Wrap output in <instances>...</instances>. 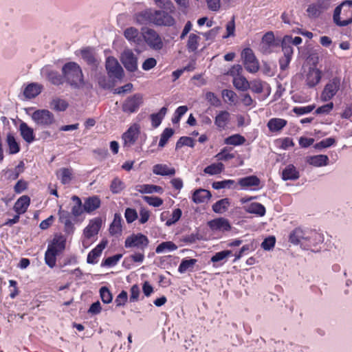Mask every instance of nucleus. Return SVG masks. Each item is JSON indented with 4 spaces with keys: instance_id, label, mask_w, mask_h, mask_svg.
I'll return each mask as SVG.
<instances>
[{
    "instance_id": "46",
    "label": "nucleus",
    "mask_w": 352,
    "mask_h": 352,
    "mask_svg": "<svg viewBox=\"0 0 352 352\" xmlns=\"http://www.w3.org/2000/svg\"><path fill=\"white\" fill-rule=\"evenodd\" d=\"M200 37L195 34H190L187 41V49L190 52H195L199 47Z\"/></svg>"
},
{
    "instance_id": "25",
    "label": "nucleus",
    "mask_w": 352,
    "mask_h": 352,
    "mask_svg": "<svg viewBox=\"0 0 352 352\" xmlns=\"http://www.w3.org/2000/svg\"><path fill=\"white\" fill-rule=\"evenodd\" d=\"M20 135L25 142L28 144L35 141L36 138L32 128L29 126L27 123L22 122L19 125Z\"/></svg>"
},
{
    "instance_id": "17",
    "label": "nucleus",
    "mask_w": 352,
    "mask_h": 352,
    "mask_svg": "<svg viewBox=\"0 0 352 352\" xmlns=\"http://www.w3.org/2000/svg\"><path fill=\"white\" fill-rule=\"evenodd\" d=\"M154 10L146 9L141 12H137L134 15V20L139 25H151L153 24Z\"/></svg>"
},
{
    "instance_id": "11",
    "label": "nucleus",
    "mask_w": 352,
    "mask_h": 352,
    "mask_svg": "<svg viewBox=\"0 0 352 352\" xmlns=\"http://www.w3.org/2000/svg\"><path fill=\"white\" fill-rule=\"evenodd\" d=\"M58 215L59 222L64 226L63 231L67 235H72L75 230V227L72 221H76V218H73L69 212L63 210L61 206L58 210Z\"/></svg>"
},
{
    "instance_id": "49",
    "label": "nucleus",
    "mask_w": 352,
    "mask_h": 352,
    "mask_svg": "<svg viewBox=\"0 0 352 352\" xmlns=\"http://www.w3.org/2000/svg\"><path fill=\"white\" fill-rule=\"evenodd\" d=\"M177 249V246L172 241H164L159 244L156 249L157 254L163 253L166 251H173Z\"/></svg>"
},
{
    "instance_id": "5",
    "label": "nucleus",
    "mask_w": 352,
    "mask_h": 352,
    "mask_svg": "<svg viewBox=\"0 0 352 352\" xmlns=\"http://www.w3.org/2000/svg\"><path fill=\"white\" fill-rule=\"evenodd\" d=\"M140 132V124L134 123L122 135V147L124 150L127 151L136 143Z\"/></svg>"
},
{
    "instance_id": "16",
    "label": "nucleus",
    "mask_w": 352,
    "mask_h": 352,
    "mask_svg": "<svg viewBox=\"0 0 352 352\" xmlns=\"http://www.w3.org/2000/svg\"><path fill=\"white\" fill-rule=\"evenodd\" d=\"M124 36L131 45L137 47L140 46L143 43L142 34H141L139 30L134 27L127 28L124 31Z\"/></svg>"
},
{
    "instance_id": "58",
    "label": "nucleus",
    "mask_w": 352,
    "mask_h": 352,
    "mask_svg": "<svg viewBox=\"0 0 352 352\" xmlns=\"http://www.w3.org/2000/svg\"><path fill=\"white\" fill-rule=\"evenodd\" d=\"M142 198L148 205L153 207H159L163 204V199L158 197L144 196Z\"/></svg>"
},
{
    "instance_id": "37",
    "label": "nucleus",
    "mask_w": 352,
    "mask_h": 352,
    "mask_svg": "<svg viewBox=\"0 0 352 352\" xmlns=\"http://www.w3.org/2000/svg\"><path fill=\"white\" fill-rule=\"evenodd\" d=\"M238 183L242 188H250L258 186L260 184V179L257 176L251 175L241 178Z\"/></svg>"
},
{
    "instance_id": "55",
    "label": "nucleus",
    "mask_w": 352,
    "mask_h": 352,
    "mask_svg": "<svg viewBox=\"0 0 352 352\" xmlns=\"http://www.w3.org/2000/svg\"><path fill=\"white\" fill-rule=\"evenodd\" d=\"M232 254V252L231 250H223L219 252H217L214 255H213L210 259L212 263H217L223 260H226L228 256Z\"/></svg>"
},
{
    "instance_id": "7",
    "label": "nucleus",
    "mask_w": 352,
    "mask_h": 352,
    "mask_svg": "<svg viewBox=\"0 0 352 352\" xmlns=\"http://www.w3.org/2000/svg\"><path fill=\"white\" fill-rule=\"evenodd\" d=\"M241 58L247 71L251 73H256L258 71L259 63L251 48H245L241 52Z\"/></svg>"
},
{
    "instance_id": "33",
    "label": "nucleus",
    "mask_w": 352,
    "mask_h": 352,
    "mask_svg": "<svg viewBox=\"0 0 352 352\" xmlns=\"http://www.w3.org/2000/svg\"><path fill=\"white\" fill-rule=\"evenodd\" d=\"M6 142L8 147V152L10 154H16L20 151L21 147L19 143L16 141L14 135L12 133H8L7 134Z\"/></svg>"
},
{
    "instance_id": "29",
    "label": "nucleus",
    "mask_w": 352,
    "mask_h": 352,
    "mask_svg": "<svg viewBox=\"0 0 352 352\" xmlns=\"http://www.w3.org/2000/svg\"><path fill=\"white\" fill-rule=\"evenodd\" d=\"M41 85L32 82L29 84L23 91V95L26 98L32 99L39 95L42 91Z\"/></svg>"
},
{
    "instance_id": "6",
    "label": "nucleus",
    "mask_w": 352,
    "mask_h": 352,
    "mask_svg": "<svg viewBox=\"0 0 352 352\" xmlns=\"http://www.w3.org/2000/svg\"><path fill=\"white\" fill-rule=\"evenodd\" d=\"M144 41L150 48L154 50H160L164 47V43L160 34L153 29L146 28L142 32Z\"/></svg>"
},
{
    "instance_id": "39",
    "label": "nucleus",
    "mask_w": 352,
    "mask_h": 352,
    "mask_svg": "<svg viewBox=\"0 0 352 352\" xmlns=\"http://www.w3.org/2000/svg\"><path fill=\"white\" fill-rule=\"evenodd\" d=\"M197 262V260L195 258L182 259L178 267V272L181 274H184L188 270L192 271Z\"/></svg>"
},
{
    "instance_id": "61",
    "label": "nucleus",
    "mask_w": 352,
    "mask_h": 352,
    "mask_svg": "<svg viewBox=\"0 0 352 352\" xmlns=\"http://www.w3.org/2000/svg\"><path fill=\"white\" fill-rule=\"evenodd\" d=\"M206 99L212 106L218 107L221 104L220 99L213 92H207L206 94Z\"/></svg>"
},
{
    "instance_id": "62",
    "label": "nucleus",
    "mask_w": 352,
    "mask_h": 352,
    "mask_svg": "<svg viewBox=\"0 0 352 352\" xmlns=\"http://www.w3.org/2000/svg\"><path fill=\"white\" fill-rule=\"evenodd\" d=\"M182 214V210L180 208H176L173 211L171 217L168 219L166 222V225L170 226L179 220Z\"/></svg>"
},
{
    "instance_id": "3",
    "label": "nucleus",
    "mask_w": 352,
    "mask_h": 352,
    "mask_svg": "<svg viewBox=\"0 0 352 352\" xmlns=\"http://www.w3.org/2000/svg\"><path fill=\"white\" fill-rule=\"evenodd\" d=\"M334 23L344 27L352 23V1H345L337 6L333 12Z\"/></svg>"
},
{
    "instance_id": "43",
    "label": "nucleus",
    "mask_w": 352,
    "mask_h": 352,
    "mask_svg": "<svg viewBox=\"0 0 352 352\" xmlns=\"http://www.w3.org/2000/svg\"><path fill=\"white\" fill-rule=\"evenodd\" d=\"M245 138L240 134H234L224 140V143L227 145L239 146L245 142Z\"/></svg>"
},
{
    "instance_id": "4",
    "label": "nucleus",
    "mask_w": 352,
    "mask_h": 352,
    "mask_svg": "<svg viewBox=\"0 0 352 352\" xmlns=\"http://www.w3.org/2000/svg\"><path fill=\"white\" fill-rule=\"evenodd\" d=\"M31 118L38 127L43 129L50 128L56 122L53 113L45 109L34 111Z\"/></svg>"
},
{
    "instance_id": "21",
    "label": "nucleus",
    "mask_w": 352,
    "mask_h": 352,
    "mask_svg": "<svg viewBox=\"0 0 352 352\" xmlns=\"http://www.w3.org/2000/svg\"><path fill=\"white\" fill-rule=\"evenodd\" d=\"M66 236L62 234H56L51 242L47 246L48 248H52L58 254L61 253L66 246Z\"/></svg>"
},
{
    "instance_id": "59",
    "label": "nucleus",
    "mask_w": 352,
    "mask_h": 352,
    "mask_svg": "<svg viewBox=\"0 0 352 352\" xmlns=\"http://www.w3.org/2000/svg\"><path fill=\"white\" fill-rule=\"evenodd\" d=\"M315 108V104H311L305 107H295L292 111L296 115L301 116L311 112Z\"/></svg>"
},
{
    "instance_id": "52",
    "label": "nucleus",
    "mask_w": 352,
    "mask_h": 352,
    "mask_svg": "<svg viewBox=\"0 0 352 352\" xmlns=\"http://www.w3.org/2000/svg\"><path fill=\"white\" fill-rule=\"evenodd\" d=\"M195 145L194 139L190 137L182 136L177 142L175 149L177 150L184 146H187L193 148Z\"/></svg>"
},
{
    "instance_id": "48",
    "label": "nucleus",
    "mask_w": 352,
    "mask_h": 352,
    "mask_svg": "<svg viewBox=\"0 0 352 352\" xmlns=\"http://www.w3.org/2000/svg\"><path fill=\"white\" fill-rule=\"evenodd\" d=\"M125 188L124 183L118 177H115L111 182L109 188L113 194L120 193Z\"/></svg>"
},
{
    "instance_id": "42",
    "label": "nucleus",
    "mask_w": 352,
    "mask_h": 352,
    "mask_svg": "<svg viewBox=\"0 0 352 352\" xmlns=\"http://www.w3.org/2000/svg\"><path fill=\"white\" fill-rule=\"evenodd\" d=\"M230 206V201L228 198L219 200L212 205V210L216 213L222 214L225 212Z\"/></svg>"
},
{
    "instance_id": "31",
    "label": "nucleus",
    "mask_w": 352,
    "mask_h": 352,
    "mask_svg": "<svg viewBox=\"0 0 352 352\" xmlns=\"http://www.w3.org/2000/svg\"><path fill=\"white\" fill-rule=\"evenodd\" d=\"M107 245V240H102L98 245H96L91 252H89V263H96L98 261V258L102 254L103 250Z\"/></svg>"
},
{
    "instance_id": "27",
    "label": "nucleus",
    "mask_w": 352,
    "mask_h": 352,
    "mask_svg": "<svg viewBox=\"0 0 352 352\" xmlns=\"http://www.w3.org/2000/svg\"><path fill=\"white\" fill-rule=\"evenodd\" d=\"M30 204V199L27 195H23L17 199L14 206V211L20 214H24Z\"/></svg>"
},
{
    "instance_id": "56",
    "label": "nucleus",
    "mask_w": 352,
    "mask_h": 352,
    "mask_svg": "<svg viewBox=\"0 0 352 352\" xmlns=\"http://www.w3.org/2000/svg\"><path fill=\"white\" fill-rule=\"evenodd\" d=\"M100 296L104 303L108 304L112 301L113 296L108 287L103 286L100 289Z\"/></svg>"
},
{
    "instance_id": "18",
    "label": "nucleus",
    "mask_w": 352,
    "mask_h": 352,
    "mask_svg": "<svg viewBox=\"0 0 352 352\" xmlns=\"http://www.w3.org/2000/svg\"><path fill=\"white\" fill-rule=\"evenodd\" d=\"M322 73L317 68H309L305 76V84L309 88H313L320 81Z\"/></svg>"
},
{
    "instance_id": "44",
    "label": "nucleus",
    "mask_w": 352,
    "mask_h": 352,
    "mask_svg": "<svg viewBox=\"0 0 352 352\" xmlns=\"http://www.w3.org/2000/svg\"><path fill=\"white\" fill-rule=\"evenodd\" d=\"M59 254L52 248L47 249L45 253V263L51 268L54 267L56 265V256Z\"/></svg>"
},
{
    "instance_id": "35",
    "label": "nucleus",
    "mask_w": 352,
    "mask_h": 352,
    "mask_svg": "<svg viewBox=\"0 0 352 352\" xmlns=\"http://www.w3.org/2000/svg\"><path fill=\"white\" fill-rule=\"evenodd\" d=\"M122 219L121 215L119 213H116L109 229L111 235L113 236L120 234L122 233Z\"/></svg>"
},
{
    "instance_id": "53",
    "label": "nucleus",
    "mask_w": 352,
    "mask_h": 352,
    "mask_svg": "<svg viewBox=\"0 0 352 352\" xmlns=\"http://www.w3.org/2000/svg\"><path fill=\"white\" fill-rule=\"evenodd\" d=\"M122 257V254H115L112 256L107 257L105 259H103L101 263L102 267H113L117 265L118 261Z\"/></svg>"
},
{
    "instance_id": "24",
    "label": "nucleus",
    "mask_w": 352,
    "mask_h": 352,
    "mask_svg": "<svg viewBox=\"0 0 352 352\" xmlns=\"http://www.w3.org/2000/svg\"><path fill=\"white\" fill-rule=\"evenodd\" d=\"M230 120V114L224 110L219 111L214 118V124L219 131L225 130Z\"/></svg>"
},
{
    "instance_id": "60",
    "label": "nucleus",
    "mask_w": 352,
    "mask_h": 352,
    "mask_svg": "<svg viewBox=\"0 0 352 352\" xmlns=\"http://www.w3.org/2000/svg\"><path fill=\"white\" fill-rule=\"evenodd\" d=\"M234 184V181L232 179H227L212 183V186L214 189L219 190L226 188H230Z\"/></svg>"
},
{
    "instance_id": "2",
    "label": "nucleus",
    "mask_w": 352,
    "mask_h": 352,
    "mask_svg": "<svg viewBox=\"0 0 352 352\" xmlns=\"http://www.w3.org/2000/svg\"><path fill=\"white\" fill-rule=\"evenodd\" d=\"M64 80L74 88H80L85 84L80 66L74 62L65 63L62 67Z\"/></svg>"
},
{
    "instance_id": "13",
    "label": "nucleus",
    "mask_w": 352,
    "mask_h": 352,
    "mask_svg": "<svg viewBox=\"0 0 352 352\" xmlns=\"http://www.w3.org/2000/svg\"><path fill=\"white\" fill-rule=\"evenodd\" d=\"M241 70H242L241 66L236 65L232 67V69L230 70V74L232 76H234L235 73H237V75L234 76L232 81L235 88L241 91H246L250 87V82L244 76L239 74Z\"/></svg>"
},
{
    "instance_id": "8",
    "label": "nucleus",
    "mask_w": 352,
    "mask_h": 352,
    "mask_svg": "<svg viewBox=\"0 0 352 352\" xmlns=\"http://www.w3.org/2000/svg\"><path fill=\"white\" fill-rule=\"evenodd\" d=\"M278 46L279 41L275 39L273 32L270 31L263 36L259 45V50L263 54H270Z\"/></svg>"
},
{
    "instance_id": "64",
    "label": "nucleus",
    "mask_w": 352,
    "mask_h": 352,
    "mask_svg": "<svg viewBox=\"0 0 352 352\" xmlns=\"http://www.w3.org/2000/svg\"><path fill=\"white\" fill-rule=\"evenodd\" d=\"M124 217L126 222L131 223L138 218V213L135 209L127 208L124 212Z\"/></svg>"
},
{
    "instance_id": "41",
    "label": "nucleus",
    "mask_w": 352,
    "mask_h": 352,
    "mask_svg": "<svg viewBox=\"0 0 352 352\" xmlns=\"http://www.w3.org/2000/svg\"><path fill=\"white\" fill-rule=\"evenodd\" d=\"M246 211L251 214H256L260 217H263L265 214V206L258 202H254L248 205L246 208Z\"/></svg>"
},
{
    "instance_id": "10",
    "label": "nucleus",
    "mask_w": 352,
    "mask_h": 352,
    "mask_svg": "<svg viewBox=\"0 0 352 352\" xmlns=\"http://www.w3.org/2000/svg\"><path fill=\"white\" fill-rule=\"evenodd\" d=\"M174 12L166 10H154L153 25L170 27L175 25V20L172 16Z\"/></svg>"
},
{
    "instance_id": "45",
    "label": "nucleus",
    "mask_w": 352,
    "mask_h": 352,
    "mask_svg": "<svg viewBox=\"0 0 352 352\" xmlns=\"http://www.w3.org/2000/svg\"><path fill=\"white\" fill-rule=\"evenodd\" d=\"M223 169H224L223 164L221 162H218V163L212 164L206 166L204 168V172L206 174H208L210 175H214L220 174L223 171Z\"/></svg>"
},
{
    "instance_id": "63",
    "label": "nucleus",
    "mask_w": 352,
    "mask_h": 352,
    "mask_svg": "<svg viewBox=\"0 0 352 352\" xmlns=\"http://www.w3.org/2000/svg\"><path fill=\"white\" fill-rule=\"evenodd\" d=\"M252 91L256 94H261L263 91V82L260 80H254L250 82V87Z\"/></svg>"
},
{
    "instance_id": "12",
    "label": "nucleus",
    "mask_w": 352,
    "mask_h": 352,
    "mask_svg": "<svg viewBox=\"0 0 352 352\" xmlns=\"http://www.w3.org/2000/svg\"><path fill=\"white\" fill-rule=\"evenodd\" d=\"M105 67L110 78L119 80L123 78L124 70L116 58L109 56L106 60Z\"/></svg>"
},
{
    "instance_id": "34",
    "label": "nucleus",
    "mask_w": 352,
    "mask_h": 352,
    "mask_svg": "<svg viewBox=\"0 0 352 352\" xmlns=\"http://www.w3.org/2000/svg\"><path fill=\"white\" fill-rule=\"evenodd\" d=\"M324 9V8L323 7V1H318L316 3H311L309 5L306 12L309 18L316 19L320 15Z\"/></svg>"
},
{
    "instance_id": "54",
    "label": "nucleus",
    "mask_w": 352,
    "mask_h": 352,
    "mask_svg": "<svg viewBox=\"0 0 352 352\" xmlns=\"http://www.w3.org/2000/svg\"><path fill=\"white\" fill-rule=\"evenodd\" d=\"M155 4L161 10H166L169 12H175V6L170 0H154Z\"/></svg>"
},
{
    "instance_id": "47",
    "label": "nucleus",
    "mask_w": 352,
    "mask_h": 352,
    "mask_svg": "<svg viewBox=\"0 0 352 352\" xmlns=\"http://www.w3.org/2000/svg\"><path fill=\"white\" fill-rule=\"evenodd\" d=\"M102 223V221L100 217H96L89 221V238L98 233L101 228Z\"/></svg>"
},
{
    "instance_id": "15",
    "label": "nucleus",
    "mask_w": 352,
    "mask_h": 352,
    "mask_svg": "<svg viewBox=\"0 0 352 352\" xmlns=\"http://www.w3.org/2000/svg\"><path fill=\"white\" fill-rule=\"evenodd\" d=\"M121 61L127 71L133 72L138 69V58L131 50H126L122 54Z\"/></svg>"
},
{
    "instance_id": "51",
    "label": "nucleus",
    "mask_w": 352,
    "mask_h": 352,
    "mask_svg": "<svg viewBox=\"0 0 352 352\" xmlns=\"http://www.w3.org/2000/svg\"><path fill=\"white\" fill-rule=\"evenodd\" d=\"M174 134V130L172 128H166L160 136L159 142V147L163 148L168 142L169 138H170Z\"/></svg>"
},
{
    "instance_id": "26",
    "label": "nucleus",
    "mask_w": 352,
    "mask_h": 352,
    "mask_svg": "<svg viewBox=\"0 0 352 352\" xmlns=\"http://www.w3.org/2000/svg\"><path fill=\"white\" fill-rule=\"evenodd\" d=\"M153 173L161 176H173L176 170L175 168L169 167L167 164H157L153 166Z\"/></svg>"
},
{
    "instance_id": "38",
    "label": "nucleus",
    "mask_w": 352,
    "mask_h": 352,
    "mask_svg": "<svg viewBox=\"0 0 352 352\" xmlns=\"http://www.w3.org/2000/svg\"><path fill=\"white\" fill-rule=\"evenodd\" d=\"M166 112L167 108L164 107L160 109L158 113H152L150 116L151 124L153 128H157L160 125L164 117L166 114Z\"/></svg>"
},
{
    "instance_id": "57",
    "label": "nucleus",
    "mask_w": 352,
    "mask_h": 352,
    "mask_svg": "<svg viewBox=\"0 0 352 352\" xmlns=\"http://www.w3.org/2000/svg\"><path fill=\"white\" fill-rule=\"evenodd\" d=\"M226 34L223 36V38H227L235 35V17L233 16L232 19L228 21L226 25Z\"/></svg>"
},
{
    "instance_id": "40",
    "label": "nucleus",
    "mask_w": 352,
    "mask_h": 352,
    "mask_svg": "<svg viewBox=\"0 0 352 352\" xmlns=\"http://www.w3.org/2000/svg\"><path fill=\"white\" fill-rule=\"evenodd\" d=\"M56 175L63 184H67L72 181V170L68 168H60L57 171Z\"/></svg>"
},
{
    "instance_id": "30",
    "label": "nucleus",
    "mask_w": 352,
    "mask_h": 352,
    "mask_svg": "<svg viewBox=\"0 0 352 352\" xmlns=\"http://www.w3.org/2000/svg\"><path fill=\"white\" fill-rule=\"evenodd\" d=\"M211 196L212 195L209 190L199 188L193 192L192 199L195 204H201L209 200Z\"/></svg>"
},
{
    "instance_id": "1",
    "label": "nucleus",
    "mask_w": 352,
    "mask_h": 352,
    "mask_svg": "<svg viewBox=\"0 0 352 352\" xmlns=\"http://www.w3.org/2000/svg\"><path fill=\"white\" fill-rule=\"evenodd\" d=\"M149 243L148 238L142 233L132 234L124 241L126 248H134L135 252L130 256L135 263H142L144 260V252Z\"/></svg>"
},
{
    "instance_id": "22",
    "label": "nucleus",
    "mask_w": 352,
    "mask_h": 352,
    "mask_svg": "<svg viewBox=\"0 0 352 352\" xmlns=\"http://www.w3.org/2000/svg\"><path fill=\"white\" fill-rule=\"evenodd\" d=\"M43 73L45 74L47 80L54 85H60L65 82L63 75L60 74L55 70L45 67L43 69Z\"/></svg>"
},
{
    "instance_id": "50",
    "label": "nucleus",
    "mask_w": 352,
    "mask_h": 352,
    "mask_svg": "<svg viewBox=\"0 0 352 352\" xmlns=\"http://www.w3.org/2000/svg\"><path fill=\"white\" fill-rule=\"evenodd\" d=\"M51 106L55 111H64L67 109L69 104L66 100L56 98L52 100Z\"/></svg>"
},
{
    "instance_id": "32",
    "label": "nucleus",
    "mask_w": 352,
    "mask_h": 352,
    "mask_svg": "<svg viewBox=\"0 0 352 352\" xmlns=\"http://www.w3.org/2000/svg\"><path fill=\"white\" fill-rule=\"evenodd\" d=\"M300 177V173L293 164L287 165L282 172V179L284 181L296 180Z\"/></svg>"
},
{
    "instance_id": "19",
    "label": "nucleus",
    "mask_w": 352,
    "mask_h": 352,
    "mask_svg": "<svg viewBox=\"0 0 352 352\" xmlns=\"http://www.w3.org/2000/svg\"><path fill=\"white\" fill-rule=\"evenodd\" d=\"M74 205L72 208V216L76 219L78 218L85 212H88V199H85L84 204H82L81 199L76 195L72 197Z\"/></svg>"
},
{
    "instance_id": "23",
    "label": "nucleus",
    "mask_w": 352,
    "mask_h": 352,
    "mask_svg": "<svg viewBox=\"0 0 352 352\" xmlns=\"http://www.w3.org/2000/svg\"><path fill=\"white\" fill-rule=\"evenodd\" d=\"M309 239L310 236L300 228L292 230L289 236V242L294 245H298L302 241H309Z\"/></svg>"
},
{
    "instance_id": "14",
    "label": "nucleus",
    "mask_w": 352,
    "mask_h": 352,
    "mask_svg": "<svg viewBox=\"0 0 352 352\" xmlns=\"http://www.w3.org/2000/svg\"><path fill=\"white\" fill-rule=\"evenodd\" d=\"M340 79L335 78L329 81L325 86L321 94V100L324 102L330 100L337 94L340 89Z\"/></svg>"
},
{
    "instance_id": "9",
    "label": "nucleus",
    "mask_w": 352,
    "mask_h": 352,
    "mask_svg": "<svg viewBox=\"0 0 352 352\" xmlns=\"http://www.w3.org/2000/svg\"><path fill=\"white\" fill-rule=\"evenodd\" d=\"M143 96L141 94H135L129 96L122 103V110L126 113L131 114L138 111L143 104Z\"/></svg>"
},
{
    "instance_id": "36",
    "label": "nucleus",
    "mask_w": 352,
    "mask_h": 352,
    "mask_svg": "<svg viewBox=\"0 0 352 352\" xmlns=\"http://www.w3.org/2000/svg\"><path fill=\"white\" fill-rule=\"evenodd\" d=\"M307 162L311 166L320 167L328 164L329 157L325 155L309 156L307 157Z\"/></svg>"
},
{
    "instance_id": "28",
    "label": "nucleus",
    "mask_w": 352,
    "mask_h": 352,
    "mask_svg": "<svg viewBox=\"0 0 352 352\" xmlns=\"http://www.w3.org/2000/svg\"><path fill=\"white\" fill-rule=\"evenodd\" d=\"M287 124V121L283 118H271L267 126L270 131L272 133L280 131Z\"/></svg>"
},
{
    "instance_id": "20",
    "label": "nucleus",
    "mask_w": 352,
    "mask_h": 352,
    "mask_svg": "<svg viewBox=\"0 0 352 352\" xmlns=\"http://www.w3.org/2000/svg\"><path fill=\"white\" fill-rule=\"evenodd\" d=\"M208 225L212 231L227 232L231 230L229 221L223 217L212 219L208 221Z\"/></svg>"
}]
</instances>
